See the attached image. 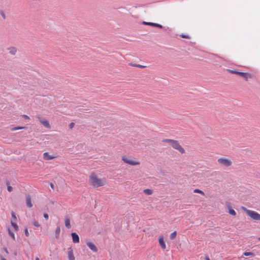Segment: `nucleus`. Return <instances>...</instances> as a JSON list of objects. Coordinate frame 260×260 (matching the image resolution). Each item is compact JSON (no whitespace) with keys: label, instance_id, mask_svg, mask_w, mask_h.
Returning a JSON list of instances; mask_svg holds the SVG:
<instances>
[{"label":"nucleus","instance_id":"1","mask_svg":"<svg viewBox=\"0 0 260 260\" xmlns=\"http://www.w3.org/2000/svg\"><path fill=\"white\" fill-rule=\"evenodd\" d=\"M90 181L91 184L95 187L103 186L106 183L105 179H99L93 174L90 176Z\"/></svg>","mask_w":260,"mask_h":260},{"label":"nucleus","instance_id":"2","mask_svg":"<svg viewBox=\"0 0 260 260\" xmlns=\"http://www.w3.org/2000/svg\"><path fill=\"white\" fill-rule=\"evenodd\" d=\"M163 142L169 143L171 146L175 149L179 151L181 154L185 153V150L179 144V142L177 140L172 139H164L162 141Z\"/></svg>","mask_w":260,"mask_h":260},{"label":"nucleus","instance_id":"3","mask_svg":"<svg viewBox=\"0 0 260 260\" xmlns=\"http://www.w3.org/2000/svg\"><path fill=\"white\" fill-rule=\"evenodd\" d=\"M242 209L253 220H260V214L256 211L247 209L245 207H242Z\"/></svg>","mask_w":260,"mask_h":260},{"label":"nucleus","instance_id":"4","mask_svg":"<svg viewBox=\"0 0 260 260\" xmlns=\"http://www.w3.org/2000/svg\"><path fill=\"white\" fill-rule=\"evenodd\" d=\"M228 71L231 74H236L244 78L246 81H248L249 79H251L252 77V76L248 73L241 72L230 69L228 70Z\"/></svg>","mask_w":260,"mask_h":260},{"label":"nucleus","instance_id":"5","mask_svg":"<svg viewBox=\"0 0 260 260\" xmlns=\"http://www.w3.org/2000/svg\"><path fill=\"white\" fill-rule=\"evenodd\" d=\"M36 118L38 119L40 122L46 128L50 129L51 126L49 121L46 118H42L40 115H37Z\"/></svg>","mask_w":260,"mask_h":260},{"label":"nucleus","instance_id":"6","mask_svg":"<svg viewBox=\"0 0 260 260\" xmlns=\"http://www.w3.org/2000/svg\"><path fill=\"white\" fill-rule=\"evenodd\" d=\"M217 161L225 167H229L232 165V161L227 158H220L218 159Z\"/></svg>","mask_w":260,"mask_h":260},{"label":"nucleus","instance_id":"7","mask_svg":"<svg viewBox=\"0 0 260 260\" xmlns=\"http://www.w3.org/2000/svg\"><path fill=\"white\" fill-rule=\"evenodd\" d=\"M122 160L125 163H126L127 164H129V165H132V166H135V165L140 164V162L129 159L127 158L125 156H122Z\"/></svg>","mask_w":260,"mask_h":260},{"label":"nucleus","instance_id":"8","mask_svg":"<svg viewBox=\"0 0 260 260\" xmlns=\"http://www.w3.org/2000/svg\"><path fill=\"white\" fill-rule=\"evenodd\" d=\"M142 24H144V25H150V26H153V27H158L159 28H162L163 27V26L161 24L153 23V22H146V21H143Z\"/></svg>","mask_w":260,"mask_h":260},{"label":"nucleus","instance_id":"9","mask_svg":"<svg viewBox=\"0 0 260 260\" xmlns=\"http://www.w3.org/2000/svg\"><path fill=\"white\" fill-rule=\"evenodd\" d=\"M87 245L92 251L94 252H97L98 249L95 245L92 242H87Z\"/></svg>","mask_w":260,"mask_h":260},{"label":"nucleus","instance_id":"10","mask_svg":"<svg viewBox=\"0 0 260 260\" xmlns=\"http://www.w3.org/2000/svg\"><path fill=\"white\" fill-rule=\"evenodd\" d=\"M158 242H159V245H160V247H161V248L162 249H165L166 248V246L165 242L164 240L163 236H161L159 237Z\"/></svg>","mask_w":260,"mask_h":260},{"label":"nucleus","instance_id":"11","mask_svg":"<svg viewBox=\"0 0 260 260\" xmlns=\"http://www.w3.org/2000/svg\"><path fill=\"white\" fill-rule=\"evenodd\" d=\"M26 203L28 207L31 208L32 207V204L31 203V197L29 194L26 196Z\"/></svg>","mask_w":260,"mask_h":260},{"label":"nucleus","instance_id":"12","mask_svg":"<svg viewBox=\"0 0 260 260\" xmlns=\"http://www.w3.org/2000/svg\"><path fill=\"white\" fill-rule=\"evenodd\" d=\"M55 158V156L50 155L48 152L43 153V159L45 160H50Z\"/></svg>","mask_w":260,"mask_h":260},{"label":"nucleus","instance_id":"13","mask_svg":"<svg viewBox=\"0 0 260 260\" xmlns=\"http://www.w3.org/2000/svg\"><path fill=\"white\" fill-rule=\"evenodd\" d=\"M68 255L69 260H75V257L71 248H68Z\"/></svg>","mask_w":260,"mask_h":260},{"label":"nucleus","instance_id":"14","mask_svg":"<svg viewBox=\"0 0 260 260\" xmlns=\"http://www.w3.org/2000/svg\"><path fill=\"white\" fill-rule=\"evenodd\" d=\"M72 237L73 239V241L74 243H79V238L78 235L75 233H72Z\"/></svg>","mask_w":260,"mask_h":260},{"label":"nucleus","instance_id":"15","mask_svg":"<svg viewBox=\"0 0 260 260\" xmlns=\"http://www.w3.org/2000/svg\"><path fill=\"white\" fill-rule=\"evenodd\" d=\"M8 50L9 51V53L13 55L16 54L17 51L16 48L14 47H9L8 48Z\"/></svg>","mask_w":260,"mask_h":260},{"label":"nucleus","instance_id":"16","mask_svg":"<svg viewBox=\"0 0 260 260\" xmlns=\"http://www.w3.org/2000/svg\"><path fill=\"white\" fill-rule=\"evenodd\" d=\"M64 224L66 228L70 229L71 227L70 224V220L68 217H66L64 218Z\"/></svg>","mask_w":260,"mask_h":260},{"label":"nucleus","instance_id":"17","mask_svg":"<svg viewBox=\"0 0 260 260\" xmlns=\"http://www.w3.org/2000/svg\"><path fill=\"white\" fill-rule=\"evenodd\" d=\"M26 128L25 127H23V126H16V127H14L13 128H11V131H16V130H19V129H26Z\"/></svg>","mask_w":260,"mask_h":260},{"label":"nucleus","instance_id":"18","mask_svg":"<svg viewBox=\"0 0 260 260\" xmlns=\"http://www.w3.org/2000/svg\"><path fill=\"white\" fill-rule=\"evenodd\" d=\"M60 232V229L59 226H57L55 230V237L58 238Z\"/></svg>","mask_w":260,"mask_h":260},{"label":"nucleus","instance_id":"19","mask_svg":"<svg viewBox=\"0 0 260 260\" xmlns=\"http://www.w3.org/2000/svg\"><path fill=\"white\" fill-rule=\"evenodd\" d=\"M144 192L146 194L150 195L152 193V190L150 189H145L144 190Z\"/></svg>","mask_w":260,"mask_h":260},{"label":"nucleus","instance_id":"20","mask_svg":"<svg viewBox=\"0 0 260 260\" xmlns=\"http://www.w3.org/2000/svg\"><path fill=\"white\" fill-rule=\"evenodd\" d=\"M243 254L245 256H251V257H253L255 255V254L253 252H246V251L244 252Z\"/></svg>","mask_w":260,"mask_h":260},{"label":"nucleus","instance_id":"21","mask_svg":"<svg viewBox=\"0 0 260 260\" xmlns=\"http://www.w3.org/2000/svg\"><path fill=\"white\" fill-rule=\"evenodd\" d=\"M11 223L12 226L14 228L15 231H17L18 230V229H19L18 226L16 223H15L13 221H11Z\"/></svg>","mask_w":260,"mask_h":260},{"label":"nucleus","instance_id":"22","mask_svg":"<svg viewBox=\"0 0 260 260\" xmlns=\"http://www.w3.org/2000/svg\"><path fill=\"white\" fill-rule=\"evenodd\" d=\"M193 192H194V193H200V194H202V195H203V196H204V195H205L204 192L202 190H200V189H195L193 190Z\"/></svg>","mask_w":260,"mask_h":260},{"label":"nucleus","instance_id":"23","mask_svg":"<svg viewBox=\"0 0 260 260\" xmlns=\"http://www.w3.org/2000/svg\"><path fill=\"white\" fill-rule=\"evenodd\" d=\"M176 235H177V233H176V232L175 231L171 234L170 238L171 240H173L175 238V237H176Z\"/></svg>","mask_w":260,"mask_h":260},{"label":"nucleus","instance_id":"24","mask_svg":"<svg viewBox=\"0 0 260 260\" xmlns=\"http://www.w3.org/2000/svg\"><path fill=\"white\" fill-rule=\"evenodd\" d=\"M229 213L233 216H235L236 215V212L233 209H230L229 211Z\"/></svg>","mask_w":260,"mask_h":260},{"label":"nucleus","instance_id":"25","mask_svg":"<svg viewBox=\"0 0 260 260\" xmlns=\"http://www.w3.org/2000/svg\"><path fill=\"white\" fill-rule=\"evenodd\" d=\"M9 231V234L11 236V237L13 238V240H15V235L10 230H8Z\"/></svg>","mask_w":260,"mask_h":260},{"label":"nucleus","instance_id":"26","mask_svg":"<svg viewBox=\"0 0 260 260\" xmlns=\"http://www.w3.org/2000/svg\"><path fill=\"white\" fill-rule=\"evenodd\" d=\"M32 224L35 226H37V227H39L40 226V224L36 221H34L33 222H32Z\"/></svg>","mask_w":260,"mask_h":260},{"label":"nucleus","instance_id":"27","mask_svg":"<svg viewBox=\"0 0 260 260\" xmlns=\"http://www.w3.org/2000/svg\"><path fill=\"white\" fill-rule=\"evenodd\" d=\"M11 214H12V216L13 218L14 219V220L16 221L17 219V218H16L15 213L13 211H12L11 213Z\"/></svg>","mask_w":260,"mask_h":260},{"label":"nucleus","instance_id":"28","mask_svg":"<svg viewBox=\"0 0 260 260\" xmlns=\"http://www.w3.org/2000/svg\"><path fill=\"white\" fill-rule=\"evenodd\" d=\"M7 184H8V183H7ZM7 189L8 191L11 192L13 190V188L12 186L7 185Z\"/></svg>","mask_w":260,"mask_h":260},{"label":"nucleus","instance_id":"29","mask_svg":"<svg viewBox=\"0 0 260 260\" xmlns=\"http://www.w3.org/2000/svg\"><path fill=\"white\" fill-rule=\"evenodd\" d=\"M180 36L183 38L190 39V37L187 35H181Z\"/></svg>","mask_w":260,"mask_h":260},{"label":"nucleus","instance_id":"30","mask_svg":"<svg viewBox=\"0 0 260 260\" xmlns=\"http://www.w3.org/2000/svg\"><path fill=\"white\" fill-rule=\"evenodd\" d=\"M0 14H1V15L2 16V17L4 18V19H5L6 18V15L5 14V13L3 12V11H1L0 12Z\"/></svg>","mask_w":260,"mask_h":260},{"label":"nucleus","instance_id":"31","mask_svg":"<svg viewBox=\"0 0 260 260\" xmlns=\"http://www.w3.org/2000/svg\"><path fill=\"white\" fill-rule=\"evenodd\" d=\"M75 125V123L74 122H71V123H70L69 124V127L72 129L74 127Z\"/></svg>","mask_w":260,"mask_h":260},{"label":"nucleus","instance_id":"32","mask_svg":"<svg viewBox=\"0 0 260 260\" xmlns=\"http://www.w3.org/2000/svg\"><path fill=\"white\" fill-rule=\"evenodd\" d=\"M25 235L26 237L29 236V233H28L27 229H25Z\"/></svg>","mask_w":260,"mask_h":260},{"label":"nucleus","instance_id":"33","mask_svg":"<svg viewBox=\"0 0 260 260\" xmlns=\"http://www.w3.org/2000/svg\"><path fill=\"white\" fill-rule=\"evenodd\" d=\"M43 216H44V217L46 220H47V219H48L49 216H48V214H47V213H44V215H43Z\"/></svg>","mask_w":260,"mask_h":260},{"label":"nucleus","instance_id":"34","mask_svg":"<svg viewBox=\"0 0 260 260\" xmlns=\"http://www.w3.org/2000/svg\"><path fill=\"white\" fill-rule=\"evenodd\" d=\"M136 67L140 68H145V66H142V65H140V64H138L137 66H136Z\"/></svg>","mask_w":260,"mask_h":260},{"label":"nucleus","instance_id":"35","mask_svg":"<svg viewBox=\"0 0 260 260\" xmlns=\"http://www.w3.org/2000/svg\"><path fill=\"white\" fill-rule=\"evenodd\" d=\"M22 116L25 119H29V117L26 115H23Z\"/></svg>","mask_w":260,"mask_h":260},{"label":"nucleus","instance_id":"36","mask_svg":"<svg viewBox=\"0 0 260 260\" xmlns=\"http://www.w3.org/2000/svg\"><path fill=\"white\" fill-rule=\"evenodd\" d=\"M4 251L7 253L8 254V251L7 250V249L6 248H4Z\"/></svg>","mask_w":260,"mask_h":260},{"label":"nucleus","instance_id":"37","mask_svg":"<svg viewBox=\"0 0 260 260\" xmlns=\"http://www.w3.org/2000/svg\"><path fill=\"white\" fill-rule=\"evenodd\" d=\"M50 186L52 189H54V185L53 184V183H50Z\"/></svg>","mask_w":260,"mask_h":260},{"label":"nucleus","instance_id":"38","mask_svg":"<svg viewBox=\"0 0 260 260\" xmlns=\"http://www.w3.org/2000/svg\"><path fill=\"white\" fill-rule=\"evenodd\" d=\"M137 64H131V66H133V67H136V66H137Z\"/></svg>","mask_w":260,"mask_h":260},{"label":"nucleus","instance_id":"39","mask_svg":"<svg viewBox=\"0 0 260 260\" xmlns=\"http://www.w3.org/2000/svg\"><path fill=\"white\" fill-rule=\"evenodd\" d=\"M206 260H210V258H209V257H206Z\"/></svg>","mask_w":260,"mask_h":260},{"label":"nucleus","instance_id":"40","mask_svg":"<svg viewBox=\"0 0 260 260\" xmlns=\"http://www.w3.org/2000/svg\"><path fill=\"white\" fill-rule=\"evenodd\" d=\"M35 260H40V259L38 257H36Z\"/></svg>","mask_w":260,"mask_h":260},{"label":"nucleus","instance_id":"41","mask_svg":"<svg viewBox=\"0 0 260 260\" xmlns=\"http://www.w3.org/2000/svg\"><path fill=\"white\" fill-rule=\"evenodd\" d=\"M1 260H6L5 258H2Z\"/></svg>","mask_w":260,"mask_h":260},{"label":"nucleus","instance_id":"42","mask_svg":"<svg viewBox=\"0 0 260 260\" xmlns=\"http://www.w3.org/2000/svg\"><path fill=\"white\" fill-rule=\"evenodd\" d=\"M258 240L260 241V237L258 238Z\"/></svg>","mask_w":260,"mask_h":260}]
</instances>
